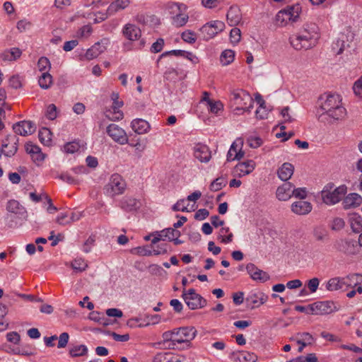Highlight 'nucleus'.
<instances>
[{"label":"nucleus","instance_id":"nucleus-1","mask_svg":"<svg viewBox=\"0 0 362 362\" xmlns=\"http://www.w3.org/2000/svg\"><path fill=\"white\" fill-rule=\"evenodd\" d=\"M320 108L317 110L318 119L325 122L328 118L339 120L344 118L346 115L345 107L342 106L339 95L327 94L321 95L318 100Z\"/></svg>","mask_w":362,"mask_h":362},{"label":"nucleus","instance_id":"nucleus-2","mask_svg":"<svg viewBox=\"0 0 362 362\" xmlns=\"http://www.w3.org/2000/svg\"><path fill=\"white\" fill-rule=\"evenodd\" d=\"M320 37L316 24H307L298 34L290 37V43L296 50L308 49L314 47Z\"/></svg>","mask_w":362,"mask_h":362},{"label":"nucleus","instance_id":"nucleus-3","mask_svg":"<svg viewBox=\"0 0 362 362\" xmlns=\"http://www.w3.org/2000/svg\"><path fill=\"white\" fill-rule=\"evenodd\" d=\"M301 12V6L299 4L287 6L279 11L276 15V22L279 26L283 27L288 22H296Z\"/></svg>","mask_w":362,"mask_h":362},{"label":"nucleus","instance_id":"nucleus-4","mask_svg":"<svg viewBox=\"0 0 362 362\" xmlns=\"http://www.w3.org/2000/svg\"><path fill=\"white\" fill-rule=\"evenodd\" d=\"M334 185L329 183L325 186L321 192L322 199L326 204H335L338 203L346 192V187L339 186L333 189Z\"/></svg>","mask_w":362,"mask_h":362},{"label":"nucleus","instance_id":"nucleus-5","mask_svg":"<svg viewBox=\"0 0 362 362\" xmlns=\"http://www.w3.org/2000/svg\"><path fill=\"white\" fill-rule=\"evenodd\" d=\"M126 186V182L122 176L115 173L111 175L108 183L105 186L104 192L106 195L114 197L123 194Z\"/></svg>","mask_w":362,"mask_h":362},{"label":"nucleus","instance_id":"nucleus-6","mask_svg":"<svg viewBox=\"0 0 362 362\" xmlns=\"http://www.w3.org/2000/svg\"><path fill=\"white\" fill-rule=\"evenodd\" d=\"M182 298L191 310L202 308L207 304L206 300L197 293L194 288H189L188 291L184 289Z\"/></svg>","mask_w":362,"mask_h":362},{"label":"nucleus","instance_id":"nucleus-7","mask_svg":"<svg viewBox=\"0 0 362 362\" xmlns=\"http://www.w3.org/2000/svg\"><path fill=\"white\" fill-rule=\"evenodd\" d=\"M174 341L185 348L189 346L190 341L196 337L197 330L194 327H182L174 329Z\"/></svg>","mask_w":362,"mask_h":362},{"label":"nucleus","instance_id":"nucleus-8","mask_svg":"<svg viewBox=\"0 0 362 362\" xmlns=\"http://www.w3.org/2000/svg\"><path fill=\"white\" fill-rule=\"evenodd\" d=\"M231 100L234 101L235 105L240 106V107L236 108L238 110L250 111V109L253 107V99L247 91L242 89L233 90Z\"/></svg>","mask_w":362,"mask_h":362},{"label":"nucleus","instance_id":"nucleus-9","mask_svg":"<svg viewBox=\"0 0 362 362\" xmlns=\"http://www.w3.org/2000/svg\"><path fill=\"white\" fill-rule=\"evenodd\" d=\"M312 315H328L339 310L332 300L317 301L310 304Z\"/></svg>","mask_w":362,"mask_h":362},{"label":"nucleus","instance_id":"nucleus-10","mask_svg":"<svg viewBox=\"0 0 362 362\" xmlns=\"http://www.w3.org/2000/svg\"><path fill=\"white\" fill-rule=\"evenodd\" d=\"M19 139L16 135H8L1 141V153L6 157L13 156L18 148Z\"/></svg>","mask_w":362,"mask_h":362},{"label":"nucleus","instance_id":"nucleus-11","mask_svg":"<svg viewBox=\"0 0 362 362\" xmlns=\"http://www.w3.org/2000/svg\"><path fill=\"white\" fill-rule=\"evenodd\" d=\"M245 269L250 278L257 282L264 283L270 279V276L266 272L259 269L255 264L248 263Z\"/></svg>","mask_w":362,"mask_h":362},{"label":"nucleus","instance_id":"nucleus-12","mask_svg":"<svg viewBox=\"0 0 362 362\" xmlns=\"http://www.w3.org/2000/svg\"><path fill=\"white\" fill-rule=\"evenodd\" d=\"M357 274H349L346 277H333L328 280L325 285V288L329 291H336L340 290L344 286L351 287V284L346 282V279L351 280Z\"/></svg>","mask_w":362,"mask_h":362},{"label":"nucleus","instance_id":"nucleus-13","mask_svg":"<svg viewBox=\"0 0 362 362\" xmlns=\"http://www.w3.org/2000/svg\"><path fill=\"white\" fill-rule=\"evenodd\" d=\"M13 129L16 134L26 136L33 134L36 127L31 121L23 120L15 123L13 125Z\"/></svg>","mask_w":362,"mask_h":362},{"label":"nucleus","instance_id":"nucleus-14","mask_svg":"<svg viewBox=\"0 0 362 362\" xmlns=\"http://www.w3.org/2000/svg\"><path fill=\"white\" fill-rule=\"evenodd\" d=\"M107 133L114 141L120 144L128 143V138L125 132L117 124H110L107 127Z\"/></svg>","mask_w":362,"mask_h":362},{"label":"nucleus","instance_id":"nucleus-15","mask_svg":"<svg viewBox=\"0 0 362 362\" xmlns=\"http://www.w3.org/2000/svg\"><path fill=\"white\" fill-rule=\"evenodd\" d=\"M6 209L11 214L18 215V218L22 220L26 221L28 218V212L25 208L16 200L8 201Z\"/></svg>","mask_w":362,"mask_h":362},{"label":"nucleus","instance_id":"nucleus-16","mask_svg":"<svg viewBox=\"0 0 362 362\" xmlns=\"http://www.w3.org/2000/svg\"><path fill=\"white\" fill-rule=\"evenodd\" d=\"M255 168V163L252 160H248L245 162L238 163L233 170L235 175L243 177L251 173Z\"/></svg>","mask_w":362,"mask_h":362},{"label":"nucleus","instance_id":"nucleus-17","mask_svg":"<svg viewBox=\"0 0 362 362\" xmlns=\"http://www.w3.org/2000/svg\"><path fill=\"white\" fill-rule=\"evenodd\" d=\"M194 157L202 163H208L211 158V153L209 148L202 144H197L194 147Z\"/></svg>","mask_w":362,"mask_h":362},{"label":"nucleus","instance_id":"nucleus-18","mask_svg":"<svg viewBox=\"0 0 362 362\" xmlns=\"http://www.w3.org/2000/svg\"><path fill=\"white\" fill-rule=\"evenodd\" d=\"M119 206L126 212H134L141 207V202L135 198L124 197L119 202Z\"/></svg>","mask_w":362,"mask_h":362},{"label":"nucleus","instance_id":"nucleus-19","mask_svg":"<svg viewBox=\"0 0 362 362\" xmlns=\"http://www.w3.org/2000/svg\"><path fill=\"white\" fill-rule=\"evenodd\" d=\"M276 197L280 201H287L293 194V185L290 182H286L279 186L276 189Z\"/></svg>","mask_w":362,"mask_h":362},{"label":"nucleus","instance_id":"nucleus-20","mask_svg":"<svg viewBox=\"0 0 362 362\" xmlns=\"http://www.w3.org/2000/svg\"><path fill=\"white\" fill-rule=\"evenodd\" d=\"M291 211L298 215H306L309 214L313 209V206L310 202L300 200L295 202L291 204Z\"/></svg>","mask_w":362,"mask_h":362},{"label":"nucleus","instance_id":"nucleus-21","mask_svg":"<svg viewBox=\"0 0 362 362\" xmlns=\"http://www.w3.org/2000/svg\"><path fill=\"white\" fill-rule=\"evenodd\" d=\"M122 33L127 39L131 41H135L141 36L140 28L131 23H127L124 26Z\"/></svg>","mask_w":362,"mask_h":362},{"label":"nucleus","instance_id":"nucleus-22","mask_svg":"<svg viewBox=\"0 0 362 362\" xmlns=\"http://www.w3.org/2000/svg\"><path fill=\"white\" fill-rule=\"evenodd\" d=\"M268 299V296L263 292L251 293L246 298V302L252 305V308L263 305Z\"/></svg>","mask_w":362,"mask_h":362},{"label":"nucleus","instance_id":"nucleus-23","mask_svg":"<svg viewBox=\"0 0 362 362\" xmlns=\"http://www.w3.org/2000/svg\"><path fill=\"white\" fill-rule=\"evenodd\" d=\"M226 17L228 24L230 26L237 25L242 19L240 9L237 6H230L229 10L228 11Z\"/></svg>","mask_w":362,"mask_h":362},{"label":"nucleus","instance_id":"nucleus-24","mask_svg":"<svg viewBox=\"0 0 362 362\" xmlns=\"http://www.w3.org/2000/svg\"><path fill=\"white\" fill-rule=\"evenodd\" d=\"M25 151L30 155L32 160L34 162H41L44 160L45 156L41 152V149L36 145H33L32 143L28 142L25 146Z\"/></svg>","mask_w":362,"mask_h":362},{"label":"nucleus","instance_id":"nucleus-25","mask_svg":"<svg viewBox=\"0 0 362 362\" xmlns=\"http://www.w3.org/2000/svg\"><path fill=\"white\" fill-rule=\"evenodd\" d=\"M342 204L345 209L356 208L362 204V197L357 193H351L344 198Z\"/></svg>","mask_w":362,"mask_h":362},{"label":"nucleus","instance_id":"nucleus-26","mask_svg":"<svg viewBox=\"0 0 362 362\" xmlns=\"http://www.w3.org/2000/svg\"><path fill=\"white\" fill-rule=\"evenodd\" d=\"M294 172V166L290 163H284L278 169L277 175L282 181L288 180L293 175Z\"/></svg>","mask_w":362,"mask_h":362},{"label":"nucleus","instance_id":"nucleus-27","mask_svg":"<svg viewBox=\"0 0 362 362\" xmlns=\"http://www.w3.org/2000/svg\"><path fill=\"white\" fill-rule=\"evenodd\" d=\"M132 129L139 134L147 133L151 126L149 123L143 119H135L131 123Z\"/></svg>","mask_w":362,"mask_h":362},{"label":"nucleus","instance_id":"nucleus-28","mask_svg":"<svg viewBox=\"0 0 362 362\" xmlns=\"http://www.w3.org/2000/svg\"><path fill=\"white\" fill-rule=\"evenodd\" d=\"M356 241L353 240L341 239L335 243L334 247L337 250L345 254H351L353 253L351 247H354Z\"/></svg>","mask_w":362,"mask_h":362},{"label":"nucleus","instance_id":"nucleus-29","mask_svg":"<svg viewBox=\"0 0 362 362\" xmlns=\"http://www.w3.org/2000/svg\"><path fill=\"white\" fill-rule=\"evenodd\" d=\"M129 0H115L108 6L107 14L112 16L120 10L124 9L129 4Z\"/></svg>","mask_w":362,"mask_h":362},{"label":"nucleus","instance_id":"nucleus-30","mask_svg":"<svg viewBox=\"0 0 362 362\" xmlns=\"http://www.w3.org/2000/svg\"><path fill=\"white\" fill-rule=\"evenodd\" d=\"M111 98L113 100L112 109L114 110V119L119 120L123 118V112L119 109L123 105V102L119 100V94L117 93H112Z\"/></svg>","mask_w":362,"mask_h":362},{"label":"nucleus","instance_id":"nucleus-31","mask_svg":"<svg viewBox=\"0 0 362 362\" xmlns=\"http://www.w3.org/2000/svg\"><path fill=\"white\" fill-rule=\"evenodd\" d=\"M22 51L18 47H13L6 49L1 54V57L4 61H16L21 57Z\"/></svg>","mask_w":362,"mask_h":362},{"label":"nucleus","instance_id":"nucleus-32","mask_svg":"<svg viewBox=\"0 0 362 362\" xmlns=\"http://www.w3.org/2000/svg\"><path fill=\"white\" fill-rule=\"evenodd\" d=\"M105 49V46L102 45L100 42L95 43L87 50L85 57L88 60L93 59L103 53Z\"/></svg>","mask_w":362,"mask_h":362},{"label":"nucleus","instance_id":"nucleus-33","mask_svg":"<svg viewBox=\"0 0 362 362\" xmlns=\"http://www.w3.org/2000/svg\"><path fill=\"white\" fill-rule=\"evenodd\" d=\"M88 352V347L84 344L72 345L69 349V354L71 358L86 356Z\"/></svg>","mask_w":362,"mask_h":362},{"label":"nucleus","instance_id":"nucleus-34","mask_svg":"<svg viewBox=\"0 0 362 362\" xmlns=\"http://www.w3.org/2000/svg\"><path fill=\"white\" fill-rule=\"evenodd\" d=\"M352 231L358 233L362 230V218L358 214H353L349 218Z\"/></svg>","mask_w":362,"mask_h":362},{"label":"nucleus","instance_id":"nucleus-35","mask_svg":"<svg viewBox=\"0 0 362 362\" xmlns=\"http://www.w3.org/2000/svg\"><path fill=\"white\" fill-rule=\"evenodd\" d=\"M243 141L241 139H237L230 146V148L227 153V161L230 162L234 160L233 156L236 154L240 146H243Z\"/></svg>","mask_w":362,"mask_h":362},{"label":"nucleus","instance_id":"nucleus-36","mask_svg":"<svg viewBox=\"0 0 362 362\" xmlns=\"http://www.w3.org/2000/svg\"><path fill=\"white\" fill-rule=\"evenodd\" d=\"M204 40H208L214 37L216 34V31H214L213 27L209 23L204 25L199 30Z\"/></svg>","mask_w":362,"mask_h":362},{"label":"nucleus","instance_id":"nucleus-37","mask_svg":"<svg viewBox=\"0 0 362 362\" xmlns=\"http://www.w3.org/2000/svg\"><path fill=\"white\" fill-rule=\"evenodd\" d=\"M39 86L43 89H48L52 83V76L47 72H43L38 80Z\"/></svg>","mask_w":362,"mask_h":362},{"label":"nucleus","instance_id":"nucleus-38","mask_svg":"<svg viewBox=\"0 0 362 362\" xmlns=\"http://www.w3.org/2000/svg\"><path fill=\"white\" fill-rule=\"evenodd\" d=\"M344 37L346 38V36H342V38L338 39L332 45V49L336 51L337 54H341L346 49L350 47L349 44L346 43L344 40Z\"/></svg>","mask_w":362,"mask_h":362},{"label":"nucleus","instance_id":"nucleus-39","mask_svg":"<svg viewBox=\"0 0 362 362\" xmlns=\"http://www.w3.org/2000/svg\"><path fill=\"white\" fill-rule=\"evenodd\" d=\"M38 137L42 144L49 146L52 141V133L47 128H42L39 131Z\"/></svg>","mask_w":362,"mask_h":362},{"label":"nucleus","instance_id":"nucleus-40","mask_svg":"<svg viewBox=\"0 0 362 362\" xmlns=\"http://www.w3.org/2000/svg\"><path fill=\"white\" fill-rule=\"evenodd\" d=\"M234 58V51L231 49H226L221 53L220 60L223 66H227L233 62Z\"/></svg>","mask_w":362,"mask_h":362},{"label":"nucleus","instance_id":"nucleus-41","mask_svg":"<svg viewBox=\"0 0 362 362\" xmlns=\"http://www.w3.org/2000/svg\"><path fill=\"white\" fill-rule=\"evenodd\" d=\"M7 313V307L0 303V332L6 330L8 327V322L5 318Z\"/></svg>","mask_w":362,"mask_h":362},{"label":"nucleus","instance_id":"nucleus-42","mask_svg":"<svg viewBox=\"0 0 362 362\" xmlns=\"http://www.w3.org/2000/svg\"><path fill=\"white\" fill-rule=\"evenodd\" d=\"M136 21L140 24L147 25L149 23L156 24L158 21V19L155 16H148L141 13L136 16Z\"/></svg>","mask_w":362,"mask_h":362},{"label":"nucleus","instance_id":"nucleus-43","mask_svg":"<svg viewBox=\"0 0 362 362\" xmlns=\"http://www.w3.org/2000/svg\"><path fill=\"white\" fill-rule=\"evenodd\" d=\"M238 359L240 362H256L257 356L252 352L240 351L239 352Z\"/></svg>","mask_w":362,"mask_h":362},{"label":"nucleus","instance_id":"nucleus-44","mask_svg":"<svg viewBox=\"0 0 362 362\" xmlns=\"http://www.w3.org/2000/svg\"><path fill=\"white\" fill-rule=\"evenodd\" d=\"M227 184V180L223 177H220L214 180L210 185V190L217 192L221 189Z\"/></svg>","mask_w":362,"mask_h":362},{"label":"nucleus","instance_id":"nucleus-45","mask_svg":"<svg viewBox=\"0 0 362 362\" xmlns=\"http://www.w3.org/2000/svg\"><path fill=\"white\" fill-rule=\"evenodd\" d=\"M173 358L171 353H158L154 356L153 362H175Z\"/></svg>","mask_w":362,"mask_h":362},{"label":"nucleus","instance_id":"nucleus-46","mask_svg":"<svg viewBox=\"0 0 362 362\" xmlns=\"http://www.w3.org/2000/svg\"><path fill=\"white\" fill-rule=\"evenodd\" d=\"M133 254H137L141 256H151L153 255V250L149 249L148 246L136 247L131 250Z\"/></svg>","mask_w":362,"mask_h":362},{"label":"nucleus","instance_id":"nucleus-47","mask_svg":"<svg viewBox=\"0 0 362 362\" xmlns=\"http://www.w3.org/2000/svg\"><path fill=\"white\" fill-rule=\"evenodd\" d=\"M71 267L74 270L81 272L84 271L87 267V263L83 259H76L71 263Z\"/></svg>","mask_w":362,"mask_h":362},{"label":"nucleus","instance_id":"nucleus-48","mask_svg":"<svg viewBox=\"0 0 362 362\" xmlns=\"http://www.w3.org/2000/svg\"><path fill=\"white\" fill-rule=\"evenodd\" d=\"M182 39L189 44H193L197 40L196 33L190 30L184 31L181 35Z\"/></svg>","mask_w":362,"mask_h":362},{"label":"nucleus","instance_id":"nucleus-49","mask_svg":"<svg viewBox=\"0 0 362 362\" xmlns=\"http://www.w3.org/2000/svg\"><path fill=\"white\" fill-rule=\"evenodd\" d=\"M313 235L317 241H322L328 235V233L325 228L315 227L313 230Z\"/></svg>","mask_w":362,"mask_h":362},{"label":"nucleus","instance_id":"nucleus-50","mask_svg":"<svg viewBox=\"0 0 362 362\" xmlns=\"http://www.w3.org/2000/svg\"><path fill=\"white\" fill-rule=\"evenodd\" d=\"M188 16L185 14H177L173 18V23L176 27H182L188 21Z\"/></svg>","mask_w":362,"mask_h":362},{"label":"nucleus","instance_id":"nucleus-51","mask_svg":"<svg viewBox=\"0 0 362 362\" xmlns=\"http://www.w3.org/2000/svg\"><path fill=\"white\" fill-rule=\"evenodd\" d=\"M37 67L40 71L48 72L51 67L49 60L45 57H40L37 62Z\"/></svg>","mask_w":362,"mask_h":362},{"label":"nucleus","instance_id":"nucleus-52","mask_svg":"<svg viewBox=\"0 0 362 362\" xmlns=\"http://www.w3.org/2000/svg\"><path fill=\"white\" fill-rule=\"evenodd\" d=\"M209 108L211 112L217 114L218 111L222 110L223 105L220 101H213L211 99H208Z\"/></svg>","mask_w":362,"mask_h":362},{"label":"nucleus","instance_id":"nucleus-53","mask_svg":"<svg viewBox=\"0 0 362 362\" xmlns=\"http://www.w3.org/2000/svg\"><path fill=\"white\" fill-rule=\"evenodd\" d=\"M183 54L190 55L189 54L187 53V51L181 50V49H174V50L167 51L160 55L159 59H158V62H159V60L161 58L167 57V56L174 55L176 57H182Z\"/></svg>","mask_w":362,"mask_h":362},{"label":"nucleus","instance_id":"nucleus-54","mask_svg":"<svg viewBox=\"0 0 362 362\" xmlns=\"http://www.w3.org/2000/svg\"><path fill=\"white\" fill-rule=\"evenodd\" d=\"M46 117L50 120H54L57 117V109L54 104H50L47 106Z\"/></svg>","mask_w":362,"mask_h":362},{"label":"nucleus","instance_id":"nucleus-55","mask_svg":"<svg viewBox=\"0 0 362 362\" xmlns=\"http://www.w3.org/2000/svg\"><path fill=\"white\" fill-rule=\"evenodd\" d=\"M298 336L300 337V339L297 340L298 344L305 341L309 345L314 341L313 337L309 332L298 333Z\"/></svg>","mask_w":362,"mask_h":362},{"label":"nucleus","instance_id":"nucleus-56","mask_svg":"<svg viewBox=\"0 0 362 362\" xmlns=\"http://www.w3.org/2000/svg\"><path fill=\"white\" fill-rule=\"evenodd\" d=\"M57 339H59L57 347L65 348L69 342V334L67 332H62Z\"/></svg>","mask_w":362,"mask_h":362},{"label":"nucleus","instance_id":"nucleus-57","mask_svg":"<svg viewBox=\"0 0 362 362\" xmlns=\"http://www.w3.org/2000/svg\"><path fill=\"white\" fill-rule=\"evenodd\" d=\"M241 31L238 28H233L230 32V38L232 43H238L240 40Z\"/></svg>","mask_w":362,"mask_h":362},{"label":"nucleus","instance_id":"nucleus-58","mask_svg":"<svg viewBox=\"0 0 362 362\" xmlns=\"http://www.w3.org/2000/svg\"><path fill=\"white\" fill-rule=\"evenodd\" d=\"M185 200L184 199L178 200L172 207L174 211L189 212L187 207L185 206Z\"/></svg>","mask_w":362,"mask_h":362},{"label":"nucleus","instance_id":"nucleus-59","mask_svg":"<svg viewBox=\"0 0 362 362\" xmlns=\"http://www.w3.org/2000/svg\"><path fill=\"white\" fill-rule=\"evenodd\" d=\"M164 46V40L163 38H158L156 42L153 43L151 47V52L153 53L160 52Z\"/></svg>","mask_w":362,"mask_h":362},{"label":"nucleus","instance_id":"nucleus-60","mask_svg":"<svg viewBox=\"0 0 362 362\" xmlns=\"http://www.w3.org/2000/svg\"><path fill=\"white\" fill-rule=\"evenodd\" d=\"M95 242V235H90L83 245V250L84 252L88 253L90 252L92 247L94 245Z\"/></svg>","mask_w":362,"mask_h":362},{"label":"nucleus","instance_id":"nucleus-61","mask_svg":"<svg viewBox=\"0 0 362 362\" xmlns=\"http://www.w3.org/2000/svg\"><path fill=\"white\" fill-rule=\"evenodd\" d=\"M247 143L251 148H256L262 144V140L258 136H250L247 139Z\"/></svg>","mask_w":362,"mask_h":362},{"label":"nucleus","instance_id":"nucleus-62","mask_svg":"<svg viewBox=\"0 0 362 362\" xmlns=\"http://www.w3.org/2000/svg\"><path fill=\"white\" fill-rule=\"evenodd\" d=\"M169 245L167 243H162L157 246L156 249H153V255H163L166 254L169 249Z\"/></svg>","mask_w":362,"mask_h":362},{"label":"nucleus","instance_id":"nucleus-63","mask_svg":"<svg viewBox=\"0 0 362 362\" xmlns=\"http://www.w3.org/2000/svg\"><path fill=\"white\" fill-rule=\"evenodd\" d=\"M293 196L300 199H303L307 197V190L305 187L295 188L293 186Z\"/></svg>","mask_w":362,"mask_h":362},{"label":"nucleus","instance_id":"nucleus-64","mask_svg":"<svg viewBox=\"0 0 362 362\" xmlns=\"http://www.w3.org/2000/svg\"><path fill=\"white\" fill-rule=\"evenodd\" d=\"M353 90L356 95L362 97V76L354 83Z\"/></svg>","mask_w":362,"mask_h":362}]
</instances>
